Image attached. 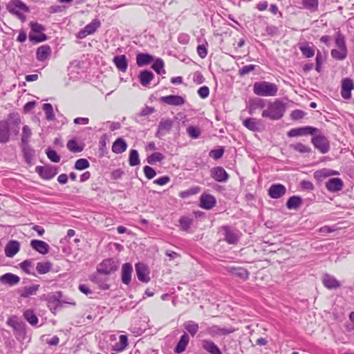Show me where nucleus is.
<instances>
[{
    "mask_svg": "<svg viewBox=\"0 0 354 354\" xmlns=\"http://www.w3.org/2000/svg\"><path fill=\"white\" fill-rule=\"evenodd\" d=\"M193 222V219L187 216H182L179 219V223L183 231H187Z\"/></svg>",
    "mask_w": 354,
    "mask_h": 354,
    "instance_id": "nucleus-54",
    "label": "nucleus"
},
{
    "mask_svg": "<svg viewBox=\"0 0 354 354\" xmlns=\"http://www.w3.org/2000/svg\"><path fill=\"white\" fill-rule=\"evenodd\" d=\"M12 135L9 131L6 122L0 120V143H7L10 140V136Z\"/></svg>",
    "mask_w": 354,
    "mask_h": 354,
    "instance_id": "nucleus-31",
    "label": "nucleus"
},
{
    "mask_svg": "<svg viewBox=\"0 0 354 354\" xmlns=\"http://www.w3.org/2000/svg\"><path fill=\"white\" fill-rule=\"evenodd\" d=\"M51 54L50 47L46 44L39 46L36 53V57L38 61L43 62L50 57Z\"/></svg>",
    "mask_w": 354,
    "mask_h": 354,
    "instance_id": "nucleus-28",
    "label": "nucleus"
},
{
    "mask_svg": "<svg viewBox=\"0 0 354 354\" xmlns=\"http://www.w3.org/2000/svg\"><path fill=\"white\" fill-rule=\"evenodd\" d=\"M143 171L146 178L149 180L153 178L156 175V171L151 167L148 165L144 167Z\"/></svg>",
    "mask_w": 354,
    "mask_h": 354,
    "instance_id": "nucleus-60",
    "label": "nucleus"
},
{
    "mask_svg": "<svg viewBox=\"0 0 354 354\" xmlns=\"http://www.w3.org/2000/svg\"><path fill=\"white\" fill-rule=\"evenodd\" d=\"M52 268V263L49 261L39 262L37 264V272L40 274H44L48 272Z\"/></svg>",
    "mask_w": 354,
    "mask_h": 354,
    "instance_id": "nucleus-44",
    "label": "nucleus"
},
{
    "mask_svg": "<svg viewBox=\"0 0 354 354\" xmlns=\"http://www.w3.org/2000/svg\"><path fill=\"white\" fill-rule=\"evenodd\" d=\"M234 329L232 328H222L218 326H212L207 328V333L212 336L215 335H225L234 332Z\"/></svg>",
    "mask_w": 354,
    "mask_h": 354,
    "instance_id": "nucleus-26",
    "label": "nucleus"
},
{
    "mask_svg": "<svg viewBox=\"0 0 354 354\" xmlns=\"http://www.w3.org/2000/svg\"><path fill=\"white\" fill-rule=\"evenodd\" d=\"M278 90L277 84L266 81L257 82L253 85V91L259 96L274 97L277 95Z\"/></svg>",
    "mask_w": 354,
    "mask_h": 354,
    "instance_id": "nucleus-2",
    "label": "nucleus"
},
{
    "mask_svg": "<svg viewBox=\"0 0 354 354\" xmlns=\"http://www.w3.org/2000/svg\"><path fill=\"white\" fill-rule=\"evenodd\" d=\"M189 341V337L185 333L180 338L176 346L174 348L175 353L180 354L185 351Z\"/></svg>",
    "mask_w": 354,
    "mask_h": 354,
    "instance_id": "nucleus-32",
    "label": "nucleus"
},
{
    "mask_svg": "<svg viewBox=\"0 0 354 354\" xmlns=\"http://www.w3.org/2000/svg\"><path fill=\"white\" fill-rule=\"evenodd\" d=\"M154 78L153 73L148 70L141 71L138 75L140 83L142 86L147 87L151 80Z\"/></svg>",
    "mask_w": 354,
    "mask_h": 354,
    "instance_id": "nucleus-27",
    "label": "nucleus"
},
{
    "mask_svg": "<svg viewBox=\"0 0 354 354\" xmlns=\"http://www.w3.org/2000/svg\"><path fill=\"white\" fill-rule=\"evenodd\" d=\"M127 144L122 138H118L113 143L112 151L115 153H122L127 150Z\"/></svg>",
    "mask_w": 354,
    "mask_h": 354,
    "instance_id": "nucleus-36",
    "label": "nucleus"
},
{
    "mask_svg": "<svg viewBox=\"0 0 354 354\" xmlns=\"http://www.w3.org/2000/svg\"><path fill=\"white\" fill-rule=\"evenodd\" d=\"M322 283L328 289H337L340 287V283L333 276L325 274L322 277Z\"/></svg>",
    "mask_w": 354,
    "mask_h": 354,
    "instance_id": "nucleus-20",
    "label": "nucleus"
},
{
    "mask_svg": "<svg viewBox=\"0 0 354 354\" xmlns=\"http://www.w3.org/2000/svg\"><path fill=\"white\" fill-rule=\"evenodd\" d=\"M32 136L30 128L28 125H24L22 128L21 144H28Z\"/></svg>",
    "mask_w": 354,
    "mask_h": 354,
    "instance_id": "nucleus-49",
    "label": "nucleus"
},
{
    "mask_svg": "<svg viewBox=\"0 0 354 354\" xmlns=\"http://www.w3.org/2000/svg\"><path fill=\"white\" fill-rule=\"evenodd\" d=\"M224 230V240L229 244H236L239 241L238 236L234 233L230 228L229 226H223Z\"/></svg>",
    "mask_w": 354,
    "mask_h": 354,
    "instance_id": "nucleus-34",
    "label": "nucleus"
},
{
    "mask_svg": "<svg viewBox=\"0 0 354 354\" xmlns=\"http://www.w3.org/2000/svg\"><path fill=\"white\" fill-rule=\"evenodd\" d=\"M303 7L311 12L318 10L319 0H301Z\"/></svg>",
    "mask_w": 354,
    "mask_h": 354,
    "instance_id": "nucleus-41",
    "label": "nucleus"
},
{
    "mask_svg": "<svg viewBox=\"0 0 354 354\" xmlns=\"http://www.w3.org/2000/svg\"><path fill=\"white\" fill-rule=\"evenodd\" d=\"M290 148L300 153H308L311 152V148L309 146L305 145L301 142L291 144Z\"/></svg>",
    "mask_w": 354,
    "mask_h": 354,
    "instance_id": "nucleus-43",
    "label": "nucleus"
},
{
    "mask_svg": "<svg viewBox=\"0 0 354 354\" xmlns=\"http://www.w3.org/2000/svg\"><path fill=\"white\" fill-rule=\"evenodd\" d=\"M128 345V338L125 335H121L119 337V341L113 346V350L117 352L124 351Z\"/></svg>",
    "mask_w": 354,
    "mask_h": 354,
    "instance_id": "nucleus-40",
    "label": "nucleus"
},
{
    "mask_svg": "<svg viewBox=\"0 0 354 354\" xmlns=\"http://www.w3.org/2000/svg\"><path fill=\"white\" fill-rule=\"evenodd\" d=\"M2 121L6 122L9 131L13 136L19 134L21 121L18 113H9L6 119L2 120Z\"/></svg>",
    "mask_w": 354,
    "mask_h": 354,
    "instance_id": "nucleus-6",
    "label": "nucleus"
},
{
    "mask_svg": "<svg viewBox=\"0 0 354 354\" xmlns=\"http://www.w3.org/2000/svg\"><path fill=\"white\" fill-rule=\"evenodd\" d=\"M6 9L9 12L17 17L21 15V12L18 9L22 10L26 12L30 11L29 8L21 0H12L7 4Z\"/></svg>",
    "mask_w": 354,
    "mask_h": 354,
    "instance_id": "nucleus-10",
    "label": "nucleus"
},
{
    "mask_svg": "<svg viewBox=\"0 0 354 354\" xmlns=\"http://www.w3.org/2000/svg\"><path fill=\"white\" fill-rule=\"evenodd\" d=\"M286 192V187L280 183L274 184L268 189V195L274 199L279 198L285 195Z\"/></svg>",
    "mask_w": 354,
    "mask_h": 354,
    "instance_id": "nucleus-14",
    "label": "nucleus"
},
{
    "mask_svg": "<svg viewBox=\"0 0 354 354\" xmlns=\"http://www.w3.org/2000/svg\"><path fill=\"white\" fill-rule=\"evenodd\" d=\"M335 45L337 49H333L330 52L331 56L336 60H344L348 55V50L346 45L345 37L339 30L335 37Z\"/></svg>",
    "mask_w": 354,
    "mask_h": 354,
    "instance_id": "nucleus-3",
    "label": "nucleus"
},
{
    "mask_svg": "<svg viewBox=\"0 0 354 354\" xmlns=\"http://www.w3.org/2000/svg\"><path fill=\"white\" fill-rule=\"evenodd\" d=\"M211 176L216 181L220 183L226 182L229 178V175L226 171L220 166L213 167L211 169Z\"/></svg>",
    "mask_w": 354,
    "mask_h": 354,
    "instance_id": "nucleus-13",
    "label": "nucleus"
},
{
    "mask_svg": "<svg viewBox=\"0 0 354 354\" xmlns=\"http://www.w3.org/2000/svg\"><path fill=\"white\" fill-rule=\"evenodd\" d=\"M129 162L131 167H134L140 164V161L139 158V154L137 150L131 149L130 151Z\"/></svg>",
    "mask_w": 354,
    "mask_h": 354,
    "instance_id": "nucleus-48",
    "label": "nucleus"
},
{
    "mask_svg": "<svg viewBox=\"0 0 354 354\" xmlns=\"http://www.w3.org/2000/svg\"><path fill=\"white\" fill-rule=\"evenodd\" d=\"M302 55L306 58L313 57L315 55V50L308 44L299 46Z\"/></svg>",
    "mask_w": 354,
    "mask_h": 354,
    "instance_id": "nucleus-47",
    "label": "nucleus"
},
{
    "mask_svg": "<svg viewBox=\"0 0 354 354\" xmlns=\"http://www.w3.org/2000/svg\"><path fill=\"white\" fill-rule=\"evenodd\" d=\"M21 147L25 161L27 163H30L35 156V150L30 147L28 143L26 145L21 144Z\"/></svg>",
    "mask_w": 354,
    "mask_h": 354,
    "instance_id": "nucleus-38",
    "label": "nucleus"
},
{
    "mask_svg": "<svg viewBox=\"0 0 354 354\" xmlns=\"http://www.w3.org/2000/svg\"><path fill=\"white\" fill-rule=\"evenodd\" d=\"M47 157L53 162H59L60 161V156L57 154L55 150L48 148L46 151Z\"/></svg>",
    "mask_w": 354,
    "mask_h": 354,
    "instance_id": "nucleus-56",
    "label": "nucleus"
},
{
    "mask_svg": "<svg viewBox=\"0 0 354 354\" xmlns=\"http://www.w3.org/2000/svg\"><path fill=\"white\" fill-rule=\"evenodd\" d=\"M257 66L253 64L246 65L243 66L239 71V74L241 76H244L248 74L250 72L253 71L256 68Z\"/></svg>",
    "mask_w": 354,
    "mask_h": 354,
    "instance_id": "nucleus-61",
    "label": "nucleus"
},
{
    "mask_svg": "<svg viewBox=\"0 0 354 354\" xmlns=\"http://www.w3.org/2000/svg\"><path fill=\"white\" fill-rule=\"evenodd\" d=\"M30 246L32 249L38 252L39 253L41 254H46L49 252L50 247L48 243L46 242L37 240V239H32L30 241Z\"/></svg>",
    "mask_w": 354,
    "mask_h": 354,
    "instance_id": "nucleus-16",
    "label": "nucleus"
},
{
    "mask_svg": "<svg viewBox=\"0 0 354 354\" xmlns=\"http://www.w3.org/2000/svg\"><path fill=\"white\" fill-rule=\"evenodd\" d=\"M302 204V199L299 196L290 197L286 202V207L288 209H297Z\"/></svg>",
    "mask_w": 354,
    "mask_h": 354,
    "instance_id": "nucleus-37",
    "label": "nucleus"
},
{
    "mask_svg": "<svg viewBox=\"0 0 354 354\" xmlns=\"http://www.w3.org/2000/svg\"><path fill=\"white\" fill-rule=\"evenodd\" d=\"M133 267L130 263H125L122 267V281L126 285H129L131 281V274Z\"/></svg>",
    "mask_w": 354,
    "mask_h": 354,
    "instance_id": "nucleus-21",
    "label": "nucleus"
},
{
    "mask_svg": "<svg viewBox=\"0 0 354 354\" xmlns=\"http://www.w3.org/2000/svg\"><path fill=\"white\" fill-rule=\"evenodd\" d=\"M29 26L30 32L28 38L31 42L37 44L47 40V35L43 32L45 30V27L43 25L36 21H30Z\"/></svg>",
    "mask_w": 354,
    "mask_h": 354,
    "instance_id": "nucleus-4",
    "label": "nucleus"
},
{
    "mask_svg": "<svg viewBox=\"0 0 354 354\" xmlns=\"http://www.w3.org/2000/svg\"><path fill=\"white\" fill-rule=\"evenodd\" d=\"M306 115V113L301 110L296 109L292 111L290 114L291 119L293 120H297L303 118Z\"/></svg>",
    "mask_w": 354,
    "mask_h": 354,
    "instance_id": "nucleus-64",
    "label": "nucleus"
},
{
    "mask_svg": "<svg viewBox=\"0 0 354 354\" xmlns=\"http://www.w3.org/2000/svg\"><path fill=\"white\" fill-rule=\"evenodd\" d=\"M216 204V198L210 195L203 194L200 197V207L205 209H211Z\"/></svg>",
    "mask_w": 354,
    "mask_h": 354,
    "instance_id": "nucleus-18",
    "label": "nucleus"
},
{
    "mask_svg": "<svg viewBox=\"0 0 354 354\" xmlns=\"http://www.w3.org/2000/svg\"><path fill=\"white\" fill-rule=\"evenodd\" d=\"M101 23L99 19H93L91 23L88 24L85 27V31L88 35L93 34L98 28H100Z\"/></svg>",
    "mask_w": 354,
    "mask_h": 354,
    "instance_id": "nucleus-45",
    "label": "nucleus"
},
{
    "mask_svg": "<svg viewBox=\"0 0 354 354\" xmlns=\"http://www.w3.org/2000/svg\"><path fill=\"white\" fill-rule=\"evenodd\" d=\"M354 88V84L352 80L349 78H345L342 80V97L348 100L351 98V91Z\"/></svg>",
    "mask_w": 354,
    "mask_h": 354,
    "instance_id": "nucleus-15",
    "label": "nucleus"
},
{
    "mask_svg": "<svg viewBox=\"0 0 354 354\" xmlns=\"http://www.w3.org/2000/svg\"><path fill=\"white\" fill-rule=\"evenodd\" d=\"M57 171L56 168L46 167L43 174L42 178L50 180L53 178L57 174Z\"/></svg>",
    "mask_w": 354,
    "mask_h": 354,
    "instance_id": "nucleus-57",
    "label": "nucleus"
},
{
    "mask_svg": "<svg viewBox=\"0 0 354 354\" xmlns=\"http://www.w3.org/2000/svg\"><path fill=\"white\" fill-rule=\"evenodd\" d=\"M24 317L32 326H36L38 323V318L32 309L26 310L24 312Z\"/></svg>",
    "mask_w": 354,
    "mask_h": 354,
    "instance_id": "nucleus-39",
    "label": "nucleus"
},
{
    "mask_svg": "<svg viewBox=\"0 0 354 354\" xmlns=\"http://www.w3.org/2000/svg\"><path fill=\"white\" fill-rule=\"evenodd\" d=\"M173 126V121L171 119H162L158 124V129L156 136L160 138L165 132H169Z\"/></svg>",
    "mask_w": 354,
    "mask_h": 354,
    "instance_id": "nucleus-17",
    "label": "nucleus"
},
{
    "mask_svg": "<svg viewBox=\"0 0 354 354\" xmlns=\"http://www.w3.org/2000/svg\"><path fill=\"white\" fill-rule=\"evenodd\" d=\"M184 328L194 337L198 332L199 326L197 323L194 321H187L183 324Z\"/></svg>",
    "mask_w": 354,
    "mask_h": 354,
    "instance_id": "nucleus-42",
    "label": "nucleus"
},
{
    "mask_svg": "<svg viewBox=\"0 0 354 354\" xmlns=\"http://www.w3.org/2000/svg\"><path fill=\"white\" fill-rule=\"evenodd\" d=\"M119 263L111 258L104 259L97 267V274L109 275L118 270Z\"/></svg>",
    "mask_w": 354,
    "mask_h": 354,
    "instance_id": "nucleus-5",
    "label": "nucleus"
},
{
    "mask_svg": "<svg viewBox=\"0 0 354 354\" xmlns=\"http://www.w3.org/2000/svg\"><path fill=\"white\" fill-rule=\"evenodd\" d=\"M62 292L61 291L56 292L51 295H48L46 298V301L48 306L55 309L57 308L62 307V303H67L72 304L73 306L75 305V302L74 301H64L62 300Z\"/></svg>",
    "mask_w": 354,
    "mask_h": 354,
    "instance_id": "nucleus-9",
    "label": "nucleus"
},
{
    "mask_svg": "<svg viewBox=\"0 0 354 354\" xmlns=\"http://www.w3.org/2000/svg\"><path fill=\"white\" fill-rule=\"evenodd\" d=\"M286 104L281 100L277 99L273 102H270L266 109L263 110L261 115L263 118L271 120H280L284 115Z\"/></svg>",
    "mask_w": 354,
    "mask_h": 354,
    "instance_id": "nucleus-1",
    "label": "nucleus"
},
{
    "mask_svg": "<svg viewBox=\"0 0 354 354\" xmlns=\"http://www.w3.org/2000/svg\"><path fill=\"white\" fill-rule=\"evenodd\" d=\"M160 102L171 106H182L185 103V99L180 95H169L162 96L159 99Z\"/></svg>",
    "mask_w": 354,
    "mask_h": 354,
    "instance_id": "nucleus-12",
    "label": "nucleus"
},
{
    "mask_svg": "<svg viewBox=\"0 0 354 354\" xmlns=\"http://www.w3.org/2000/svg\"><path fill=\"white\" fill-rule=\"evenodd\" d=\"M343 185V181L339 178H330L326 183L327 189L333 192L342 190Z\"/></svg>",
    "mask_w": 354,
    "mask_h": 354,
    "instance_id": "nucleus-24",
    "label": "nucleus"
},
{
    "mask_svg": "<svg viewBox=\"0 0 354 354\" xmlns=\"http://www.w3.org/2000/svg\"><path fill=\"white\" fill-rule=\"evenodd\" d=\"M113 62L120 71L126 72L128 66V63L127 57L124 55L114 57Z\"/></svg>",
    "mask_w": 354,
    "mask_h": 354,
    "instance_id": "nucleus-35",
    "label": "nucleus"
},
{
    "mask_svg": "<svg viewBox=\"0 0 354 354\" xmlns=\"http://www.w3.org/2000/svg\"><path fill=\"white\" fill-rule=\"evenodd\" d=\"M320 132V130L316 127L311 126H306L299 128H294L290 129L287 135L288 137H297L307 135H314Z\"/></svg>",
    "mask_w": 354,
    "mask_h": 354,
    "instance_id": "nucleus-8",
    "label": "nucleus"
},
{
    "mask_svg": "<svg viewBox=\"0 0 354 354\" xmlns=\"http://www.w3.org/2000/svg\"><path fill=\"white\" fill-rule=\"evenodd\" d=\"M90 167L89 162L85 158H80L76 160L74 168L77 170H84Z\"/></svg>",
    "mask_w": 354,
    "mask_h": 354,
    "instance_id": "nucleus-53",
    "label": "nucleus"
},
{
    "mask_svg": "<svg viewBox=\"0 0 354 354\" xmlns=\"http://www.w3.org/2000/svg\"><path fill=\"white\" fill-rule=\"evenodd\" d=\"M20 249V243L15 240L9 241L5 248V254L8 257H13Z\"/></svg>",
    "mask_w": 354,
    "mask_h": 354,
    "instance_id": "nucleus-19",
    "label": "nucleus"
},
{
    "mask_svg": "<svg viewBox=\"0 0 354 354\" xmlns=\"http://www.w3.org/2000/svg\"><path fill=\"white\" fill-rule=\"evenodd\" d=\"M136 272L139 281L143 283H148L150 281L149 269L143 263L136 264Z\"/></svg>",
    "mask_w": 354,
    "mask_h": 354,
    "instance_id": "nucleus-11",
    "label": "nucleus"
},
{
    "mask_svg": "<svg viewBox=\"0 0 354 354\" xmlns=\"http://www.w3.org/2000/svg\"><path fill=\"white\" fill-rule=\"evenodd\" d=\"M153 60V57L148 53H140L136 55V64L139 67L148 65Z\"/></svg>",
    "mask_w": 354,
    "mask_h": 354,
    "instance_id": "nucleus-33",
    "label": "nucleus"
},
{
    "mask_svg": "<svg viewBox=\"0 0 354 354\" xmlns=\"http://www.w3.org/2000/svg\"><path fill=\"white\" fill-rule=\"evenodd\" d=\"M224 153V149L219 148L217 149H213L209 152V156L214 158V160H218L221 158Z\"/></svg>",
    "mask_w": 354,
    "mask_h": 354,
    "instance_id": "nucleus-63",
    "label": "nucleus"
},
{
    "mask_svg": "<svg viewBox=\"0 0 354 354\" xmlns=\"http://www.w3.org/2000/svg\"><path fill=\"white\" fill-rule=\"evenodd\" d=\"M243 124L248 129L252 131H259L261 130V120L254 118H248L243 120Z\"/></svg>",
    "mask_w": 354,
    "mask_h": 354,
    "instance_id": "nucleus-29",
    "label": "nucleus"
},
{
    "mask_svg": "<svg viewBox=\"0 0 354 354\" xmlns=\"http://www.w3.org/2000/svg\"><path fill=\"white\" fill-rule=\"evenodd\" d=\"M66 146L68 150L73 153L81 152L84 149V147L78 145L77 141L75 140H70Z\"/></svg>",
    "mask_w": 354,
    "mask_h": 354,
    "instance_id": "nucleus-52",
    "label": "nucleus"
},
{
    "mask_svg": "<svg viewBox=\"0 0 354 354\" xmlns=\"http://www.w3.org/2000/svg\"><path fill=\"white\" fill-rule=\"evenodd\" d=\"M203 348L210 354H222L217 345L210 339H203L201 342Z\"/></svg>",
    "mask_w": 354,
    "mask_h": 354,
    "instance_id": "nucleus-23",
    "label": "nucleus"
},
{
    "mask_svg": "<svg viewBox=\"0 0 354 354\" xmlns=\"http://www.w3.org/2000/svg\"><path fill=\"white\" fill-rule=\"evenodd\" d=\"M311 142L321 153H326L330 150V142L328 138L320 132L313 135Z\"/></svg>",
    "mask_w": 354,
    "mask_h": 354,
    "instance_id": "nucleus-7",
    "label": "nucleus"
},
{
    "mask_svg": "<svg viewBox=\"0 0 354 354\" xmlns=\"http://www.w3.org/2000/svg\"><path fill=\"white\" fill-rule=\"evenodd\" d=\"M227 270L236 277L246 280L249 276V272L242 267H227Z\"/></svg>",
    "mask_w": 354,
    "mask_h": 354,
    "instance_id": "nucleus-25",
    "label": "nucleus"
},
{
    "mask_svg": "<svg viewBox=\"0 0 354 354\" xmlns=\"http://www.w3.org/2000/svg\"><path fill=\"white\" fill-rule=\"evenodd\" d=\"M43 110L45 111L46 118L48 121L55 120L53 106L49 103H45L43 105Z\"/></svg>",
    "mask_w": 354,
    "mask_h": 354,
    "instance_id": "nucleus-50",
    "label": "nucleus"
},
{
    "mask_svg": "<svg viewBox=\"0 0 354 354\" xmlns=\"http://www.w3.org/2000/svg\"><path fill=\"white\" fill-rule=\"evenodd\" d=\"M165 63L161 58H157L155 62L152 64L151 68L153 69L158 74H165V70L164 69Z\"/></svg>",
    "mask_w": 354,
    "mask_h": 354,
    "instance_id": "nucleus-46",
    "label": "nucleus"
},
{
    "mask_svg": "<svg viewBox=\"0 0 354 354\" xmlns=\"http://www.w3.org/2000/svg\"><path fill=\"white\" fill-rule=\"evenodd\" d=\"M39 285H32L31 286H25L18 290L17 292L20 297L24 298L29 297L30 296L36 295L39 290Z\"/></svg>",
    "mask_w": 354,
    "mask_h": 354,
    "instance_id": "nucleus-30",
    "label": "nucleus"
},
{
    "mask_svg": "<svg viewBox=\"0 0 354 354\" xmlns=\"http://www.w3.org/2000/svg\"><path fill=\"white\" fill-rule=\"evenodd\" d=\"M337 174H338L337 171L324 169L320 171H317L315 173V177H319V176L327 177V176H329L331 175H337Z\"/></svg>",
    "mask_w": 354,
    "mask_h": 354,
    "instance_id": "nucleus-59",
    "label": "nucleus"
},
{
    "mask_svg": "<svg viewBox=\"0 0 354 354\" xmlns=\"http://www.w3.org/2000/svg\"><path fill=\"white\" fill-rule=\"evenodd\" d=\"M187 133L189 137H191L192 138L196 139L200 136V135L201 133V131L197 127L189 126L187 128Z\"/></svg>",
    "mask_w": 354,
    "mask_h": 354,
    "instance_id": "nucleus-55",
    "label": "nucleus"
},
{
    "mask_svg": "<svg viewBox=\"0 0 354 354\" xmlns=\"http://www.w3.org/2000/svg\"><path fill=\"white\" fill-rule=\"evenodd\" d=\"M249 102L256 109H263L266 106L265 100L261 98H253L249 100Z\"/></svg>",
    "mask_w": 354,
    "mask_h": 354,
    "instance_id": "nucleus-58",
    "label": "nucleus"
},
{
    "mask_svg": "<svg viewBox=\"0 0 354 354\" xmlns=\"http://www.w3.org/2000/svg\"><path fill=\"white\" fill-rule=\"evenodd\" d=\"M20 268L22 270L28 274L35 275L34 273H32L29 270V268L32 266V262L30 260H25L19 264Z\"/></svg>",
    "mask_w": 354,
    "mask_h": 354,
    "instance_id": "nucleus-62",
    "label": "nucleus"
},
{
    "mask_svg": "<svg viewBox=\"0 0 354 354\" xmlns=\"http://www.w3.org/2000/svg\"><path fill=\"white\" fill-rule=\"evenodd\" d=\"M164 156L160 152L153 153L147 157V161L150 165H153L156 162H160L164 159Z\"/></svg>",
    "mask_w": 354,
    "mask_h": 354,
    "instance_id": "nucleus-51",
    "label": "nucleus"
},
{
    "mask_svg": "<svg viewBox=\"0 0 354 354\" xmlns=\"http://www.w3.org/2000/svg\"><path fill=\"white\" fill-rule=\"evenodd\" d=\"M0 281L3 284H7L10 286H13L19 283L20 281V277L15 274L8 272L0 277Z\"/></svg>",
    "mask_w": 354,
    "mask_h": 354,
    "instance_id": "nucleus-22",
    "label": "nucleus"
}]
</instances>
